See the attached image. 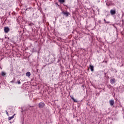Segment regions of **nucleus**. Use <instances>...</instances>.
<instances>
[{
    "label": "nucleus",
    "mask_w": 124,
    "mask_h": 124,
    "mask_svg": "<svg viewBox=\"0 0 124 124\" xmlns=\"http://www.w3.org/2000/svg\"><path fill=\"white\" fill-rule=\"evenodd\" d=\"M44 106H45V104H44V103L41 102V103H39V108H43V107H44Z\"/></svg>",
    "instance_id": "obj_1"
},
{
    "label": "nucleus",
    "mask_w": 124,
    "mask_h": 124,
    "mask_svg": "<svg viewBox=\"0 0 124 124\" xmlns=\"http://www.w3.org/2000/svg\"><path fill=\"white\" fill-rule=\"evenodd\" d=\"M4 31L6 33H7V32L9 31V28H8V27H5L4 29Z\"/></svg>",
    "instance_id": "obj_2"
},
{
    "label": "nucleus",
    "mask_w": 124,
    "mask_h": 124,
    "mask_svg": "<svg viewBox=\"0 0 124 124\" xmlns=\"http://www.w3.org/2000/svg\"><path fill=\"white\" fill-rule=\"evenodd\" d=\"M109 102L110 106H113L114 105V100H110Z\"/></svg>",
    "instance_id": "obj_3"
},
{
    "label": "nucleus",
    "mask_w": 124,
    "mask_h": 124,
    "mask_svg": "<svg viewBox=\"0 0 124 124\" xmlns=\"http://www.w3.org/2000/svg\"><path fill=\"white\" fill-rule=\"evenodd\" d=\"M62 14H63V15H65L66 17H68V15H69V13L68 12H62Z\"/></svg>",
    "instance_id": "obj_4"
},
{
    "label": "nucleus",
    "mask_w": 124,
    "mask_h": 124,
    "mask_svg": "<svg viewBox=\"0 0 124 124\" xmlns=\"http://www.w3.org/2000/svg\"><path fill=\"white\" fill-rule=\"evenodd\" d=\"M110 14H111V15H115V14H116V11L114 10H111Z\"/></svg>",
    "instance_id": "obj_5"
},
{
    "label": "nucleus",
    "mask_w": 124,
    "mask_h": 124,
    "mask_svg": "<svg viewBox=\"0 0 124 124\" xmlns=\"http://www.w3.org/2000/svg\"><path fill=\"white\" fill-rule=\"evenodd\" d=\"M71 98L72 99V100H73L74 102H78V101H77V100L74 99V97H73V96L71 95V96H70Z\"/></svg>",
    "instance_id": "obj_6"
},
{
    "label": "nucleus",
    "mask_w": 124,
    "mask_h": 124,
    "mask_svg": "<svg viewBox=\"0 0 124 124\" xmlns=\"http://www.w3.org/2000/svg\"><path fill=\"white\" fill-rule=\"evenodd\" d=\"M16 114H14L12 117H9L8 120L9 121H11V120H12V119L14 118V117H15Z\"/></svg>",
    "instance_id": "obj_7"
},
{
    "label": "nucleus",
    "mask_w": 124,
    "mask_h": 124,
    "mask_svg": "<svg viewBox=\"0 0 124 124\" xmlns=\"http://www.w3.org/2000/svg\"><path fill=\"white\" fill-rule=\"evenodd\" d=\"M26 76H27V77H30V76H31V72H27L26 74Z\"/></svg>",
    "instance_id": "obj_8"
},
{
    "label": "nucleus",
    "mask_w": 124,
    "mask_h": 124,
    "mask_svg": "<svg viewBox=\"0 0 124 124\" xmlns=\"http://www.w3.org/2000/svg\"><path fill=\"white\" fill-rule=\"evenodd\" d=\"M90 69L92 72L93 71V66L90 65Z\"/></svg>",
    "instance_id": "obj_9"
},
{
    "label": "nucleus",
    "mask_w": 124,
    "mask_h": 124,
    "mask_svg": "<svg viewBox=\"0 0 124 124\" xmlns=\"http://www.w3.org/2000/svg\"><path fill=\"white\" fill-rule=\"evenodd\" d=\"M110 83H111V84H114V83H115V78L111 79Z\"/></svg>",
    "instance_id": "obj_10"
},
{
    "label": "nucleus",
    "mask_w": 124,
    "mask_h": 124,
    "mask_svg": "<svg viewBox=\"0 0 124 124\" xmlns=\"http://www.w3.org/2000/svg\"><path fill=\"white\" fill-rule=\"evenodd\" d=\"M1 75H2V76H5V75H6V74L4 72H2L1 73Z\"/></svg>",
    "instance_id": "obj_11"
},
{
    "label": "nucleus",
    "mask_w": 124,
    "mask_h": 124,
    "mask_svg": "<svg viewBox=\"0 0 124 124\" xmlns=\"http://www.w3.org/2000/svg\"><path fill=\"white\" fill-rule=\"evenodd\" d=\"M104 21L106 24H109V23H110L109 21H107L105 19H104Z\"/></svg>",
    "instance_id": "obj_12"
},
{
    "label": "nucleus",
    "mask_w": 124,
    "mask_h": 124,
    "mask_svg": "<svg viewBox=\"0 0 124 124\" xmlns=\"http://www.w3.org/2000/svg\"><path fill=\"white\" fill-rule=\"evenodd\" d=\"M60 2H62V3L64 2V0H59Z\"/></svg>",
    "instance_id": "obj_13"
},
{
    "label": "nucleus",
    "mask_w": 124,
    "mask_h": 124,
    "mask_svg": "<svg viewBox=\"0 0 124 124\" xmlns=\"http://www.w3.org/2000/svg\"><path fill=\"white\" fill-rule=\"evenodd\" d=\"M5 112H6V114L7 115V116H8L9 114H8V112H7V110H5Z\"/></svg>",
    "instance_id": "obj_14"
},
{
    "label": "nucleus",
    "mask_w": 124,
    "mask_h": 124,
    "mask_svg": "<svg viewBox=\"0 0 124 124\" xmlns=\"http://www.w3.org/2000/svg\"><path fill=\"white\" fill-rule=\"evenodd\" d=\"M17 84H18V85H20V84H21V82L20 81H17Z\"/></svg>",
    "instance_id": "obj_15"
},
{
    "label": "nucleus",
    "mask_w": 124,
    "mask_h": 124,
    "mask_svg": "<svg viewBox=\"0 0 124 124\" xmlns=\"http://www.w3.org/2000/svg\"><path fill=\"white\" fill-rule=\"evenodd\" d=\"M82 87H84V85H82Z\"/></svg>",
    "instance_id": "obj_16"
}]
</instances>
